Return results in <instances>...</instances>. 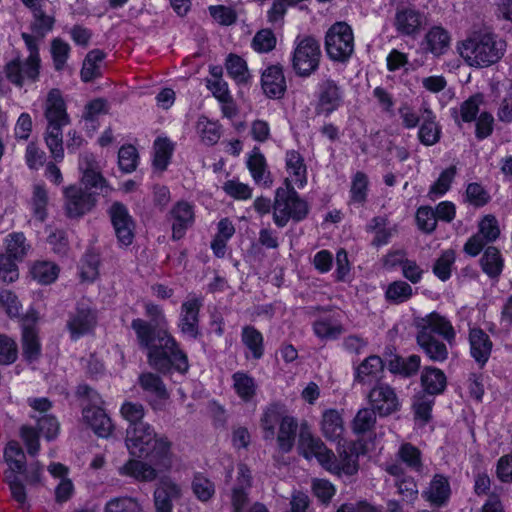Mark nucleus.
Returning <instances> with one entry per match:
<instances>
[{"label":"nucleus","mask_w":512,"mask_h":512,"mask_svg":"<svg viewBox=\"0 0 512 512\" xmlns=\"http://www.w3.org/2000/svg\"><path fill=\"white\" fill-rule=\"evenodd\" d=\"M320 430L327 440L337 442V455L309 431L300 433L298 445L300 453L307 460L315 458L326 471L339 477L357 474L359 456L365 454L367 448L361 440L347 441L341 438L345 431L341 412L336 409L323 411Z\"/></svg>","instance_id":"f257e3e1"},{"label":"nucleus","mask_w":512,"mask_h":512,"mask_svg":"<svg viewBox=\"0 0 512 512\" xmlns=\"http://www.w3.org/2000/svg\"><path fill=\"white\" fill-rule=\"evenodd\" d=\"M125 444L133 459L120 468L122 475L141 481H152L158 470L170 465L171 443L166 437L157 435L148 423L129 426Z\"/></svg>","instance_id":"f03ea898"},{"label":"nucleus","mask_w":512,"mask_h":512,"mask_svg":"<svg viewBox=\"0 0 512 512\" xmlns=\"http://www.w3.org/2000/svg\"><path fill=\"white\" fill-rule=\"evenodd\" d=\"M79 170L82 174L81 184L85 187V191L75 185L63 189L65 211L70 218L82 217L93 209L96 198L93 192H89L90 190H95V192L103 195H108L112 191V188L101 175L99 166L92 154L84 153L81 155Z\"/></svg>","instance_id":"7ed1b4c3"},{"label":"nucleus","mask_w":512,"mask_h":512,"mask_svg":"<svg viewBox=\"0 0 512 512\" xmlns=\"http://www.w3.org/2000/svg\"><path fill=\"white\" fill-rule=\"evenodd\" d=\"M132 328L140 344L148 350V359L152 367L162 372L171 368L180 373L187 372V357L178 349L170 334L161 330L156 336L153 335L150 325L142 319H135Z\"/></svg>","instance_id":"20e7f679"},{"label":"nucleus","mask_w":512,"mask_h":512,"mask_svg":"<svg viewBox=\"0 0 512 512\" xmlns=\"http://www.w3.org/2000/svg\"><path fill=\"white\" fill-rule=\"evenodd\" d=\"M416 341L419 347L434 362H444L449 355L447 345L439 340L442 337L449 345L455 341V330L451 322L444 316L432 312L414 321Z\"/></svg>","instance_id":"39448f33"},{"label":"nucleus","mask_w":512,"mask_h":512,"mask_svg":"<svg viewBox=\"0 0 512 512\" xmlns=\"http://www.w3.org/2000/svg\"><path fill=\"white\" fill-rule=\"evenodd\" d=\"M456 50L463 61L470 67H488L503 55L493 36L489 33L474 32L456 45Z\"/></svg>","instance_id":"423d86ee"},{"label":"nucleus","mask_w":512,"mask_h":512,"mask_svg":"<svg viewBox=\"0 0 512 512\" xmlns=\"http://www.w3.org/2000/svg\"><path fill=\"white\" fill-rule=\"evenodd\" d=\"M23 39L29 55L25 59H13L5 66L7 79L18 87L36 82L40 74L41 61L38 53V42L33 36L25 33Z\"/></svg>","instance_id":"0eeeda50"},{"label":"nucleus","mask_w":512,"mask_h":512,"mask_svg":"<svg viewBox=\"0 0 512 512\" xmlns=\"http://www.w3.org/2000/svg\"><path fill=\"white\" fill-rule=\"evenodd\" d=\"M307 214V202L299 197L293 187L277 189L273 207V218L277 226H285L290 219L300 221Z\"/></svg>","instance_id":"6e6552de"},{"label":"nucleus","mask_w":512,"mask_h":512,"mask_svg":"<svg viewBox=\"0 0 512 512\" xmlns=\"http://www.w3.org/2000/svg\"><path fill=\"white\" fill-rule=\"evenodd\" d=\"M320 56V46L315 38L298 36L294 40L291 62L297 75H311L319 66Z\"/></svg>","instance_id":"1a4fd4ad"},{"label":"nucleus","mask_w":512,"mask_h":512,"mask_svg":"<svg viewBox=\"0 0 512 512\" xmlns=\"http://www.w3.org/2000/svg\"><path fill=\"white\" fill-rule=\"evenodd\" d=\"M325 48L328 56L335 61L347 60L354 51V35L346 22H336L327 31Z\"/></svg>","instance_id":"9d476101"},{"label":"nucleus","mask_w":512,"mask_h":512,"mask_svg":"<svg viewBox=\"0 0 512 512\" xmlns=\"http://www.w3.org/2000/svg\"><path fill=\"white\" fill-rule=\"evenodd\" d=\"M237 474V484L231 495L233 512H268L266 507L260 503H255L248 510H245L248 502L246 490L251 485V473L244 464H239Z\"/></svg>","instance_id":"9b49d317"},{"label":"nucleus","mask_w":512,"mask_h":512,"mask_svg":"<svg viewBox=\"0 0 512 512\" xmlns=\"http://www.w3.org/2000/svg\"><path fill=\"white\" fill-rule=\"evenodd\" d=\"M139 384L148 394V402L154 411H162L167 407L170 394L157 375L143 373L139 376Z\"/></svg>","instance_id":"f8f14e48"},{"label":"nucleus","mask_w":512,"mask_h":512,"mask_svg":"<svg viewBox=\"0 0 512 512\" xmlns=\"http://www.w3.org/2000/svg\"><path fill=\"white\" fill-rule=\"evenodd\" d=\"M110 217L119 243L130 245L134 239V222L127 208L121 203H114L110 208Z\"/></svg>","instance_id":"ddd939ff"},{"label":"nucleus","mask_w":512,"mask_h":512,"mask_svg":"<svg viewBox=\"0 0 512 512\" xmlns=\"http://www.w3.org/2000/svg\"><path fill=\"white\" fill-rule=\"evenodd\" d=\"M369 401L373 410L381 416L390 415L400 407L396 393L388 385L374 387L369 394Z\"/></svg>","instance_id":"4468645a"},{"label":"nucleus","mask_w":512,"mask_h":512,"mask_svg":"<svg viewBox=\"0 0 512 512\" xmlns=\"http://www.w3.org/2000/svg\"><path fill=\"white\" fill-rule=\"evenodd\" d=\"M97 323L94 310L89 306L80 305L68 322V329L71 337L77 339L91 332Z\"/></svg>","instance_id":"2eb2a0df"},{"label":"nucleus","mask_w":512,"mask_h":512,"mask_svg":"<svg viewBox=\"0 0 512 512\" xmlns=\"http://www.w3.org/2000/svg\"><path fill=\"white\" fill-rule=\"evenodd\" d=\"M45 117L48 125L66 126L70 122L64 99L57 89H52L47 95Z\"/></svg>","instance_id":"dca6fc26"},{"label":"nucleus","mask_w":512,"mask_h":512,"mask_svg":"<svg viewBox=\"0 0 512 512\" xmlns=\"http://www.w3.org/2000/svg\"><path fill=\"white\" fill-rule=\"evenodd\" d=\"M286 188L302 189L307 184V169L303 158L296 151L286 153Z\"/></svg>","instance_id":"f3484780"},{"label":"nucleus","mask_w":512,"mask_h":512,"mask_svg":"<svg viewBox=\"0 0 512 512\" xmlns=\"http://www.w3.org/2000/svg\"><path fill=\"white\" fill-rule=\"evenodd\" d=\"M182 495L181 487L171 479H162L154 492L156 512H172V501Z\"/></svg>","instance_id":"a211bd4d"},{"label":"nucleus","mask_w":512,"mask_h":512,"mask_svg":"<svg viewBox=\"0 0 512 512\" xmlns=\"http://www.w3.org/2000/svg\"><path fill=\"white\" fill-rule=\"evenodd\" d=\"M342 103L340 88L330 80L324 81L319 88L317 111L326 116L337 110Z\"/></svg>","instance_id":"6ab92c4d"},{"label":"nucleus","mask_w":512,"mask_h":512,"mask_svg":"<svg viewBox=\"0 0 512 512\" xmlns=\"http://www.w3.org/2000/svg\"><path fill=\"white\" fill-rule=\"evenodd\" d=\"M470 354L480 367H483L492 351V342L487 333L479 328L469 331Z\"/></svg>","instance_id":"aec40b11"},{"label":"nucleus","mask_w":512,"mask_h":512,"mask_svg":"<svg viewBox=\"0 0 512 512\" xmlns=\"http://www.w3.org/2000/svg\"><path fill=\"white\" fill-rule=\"evenodd\" d=\"M262 89L270 98H280L286 90V81L283 70L278 65L267 67L261 77Z\"/></svg>","instance_id":"412c9836"},{"label":"nucleus","mask_w":512,"mask_h":512,"mask_svg":"<svg viewBox=\"0 0 512 512\" xmlns=\"http://www.w3.org/2000/svg\"><path fill=\"white\" fill-rule=\"evenodd\" d=\"M313 330L318 338L325 341L335 340L344 332L341 318L336 313H328L321 316L314 322Z\"/></svg>","instance_id":"4be33fe9"},{"label":"nucleus","mask_w":512,"mask_h":512,"mask_svg":"<svg viewBox=\"0 0 512 512\" xmlns=\"http://www.w3.org/2000/svg\"><path fill=\"white\" fill-rule=\"evenodd\" d=\"M171 219L173 238H182L185 234L186 229L193 224V206L185 201L178 202L171 211Z\"/></svg>","instance_id":"5701e85b"},{"label":"nucleus","mask_w":512,"mask_h":512,"mask_svg":"<svg viewBox=\"0 0 512 512\" xmlns=\"http://www.w3.org/2000/svg\"><path fill=\"white\" fill-rule=\"evenodd\" d=\"M424 498L433 506L441 507L447 504L451 496V487L447 477L436 474L423 492Z\"/></svg>","instance_id":"b1692460"},{"label":"nucleus","mask_w":512,"mask_h":512,"mask_svg":"<svg viewBox=\"0 0 512 512\" xmlns=\"http://www.w3.org/2000/svg\"><path fill=\"white\" fill-rule=\"evenodd\" d=\"M82 418L91 429L100 437H108L111 434L113 425L105 411L99 407H85Z\"/></svg>","instance_id":"393cba45"},{"label":"nucleus","mask_w":512,"mask_h":512,"mask_svg":"<svg viewBox=\"0 0 512 512\" xmlns=\"http://www.w3.org/2000/svg\"><path fill=\"white\" fill-rule=\"evenodd\" d=\"M200 302L197 298L186 300L182 304L179 327L188 337L195 338L198 334V312Z\"/></svg>","instance_id":"a878e982"},{"label":"nucleus","mask_w":512,"mask_h":512,"mask_svg":"<svg viewBox=\"0 0 512 512\" xmlns=\"http://www.w3.org/2000/svg\"><path fill=\"white\" fill-rule=\"evenodd\" d=\"M451 41L450 34L441 26L431 27L426 33L422 47L435 56L444 54L449 48Z\"/></svg>","instance_id":"bb28decb"},{"label":"nucleus","mask_w":512,"mask_h":512,"mask_svg":"<svg viewBox=\"0 0 512 512\" xmlns=\"http://www.w3.org/2000/svg\"><path fill=\"white\" fill-rule=\"evenodd\" d=\"M384 372V363L377 355H371L364 359L356 368L355 379L363 384H371L378 381Z\"/></svg>","instance_id":"cd10ccee"},{"label":"nucleus","mask_w":512,"mask_h":512,"mask_svg":"<svg viewBox=\"0 0 512 512\" xmlns=\"http://www.w3.org/2000/svg\"><path fill=\"white\" fill-rule=\"evenodd\" d=\"M232 389L242 402L251 403L256 397L258 385L251 375L238 371L232 375Z\"/></svg>","instance_id":"c85d7f7f"},{"label":"nucleus","mask_w":512,"mask_h":512,"mask_svg":"<svg viewBox=\"0 0 512 512\" xmlns=\"http://www.w3.org/2000/svg\"><path fill=\"white\" fill-rule=\"evenodd\" d=\"M369 178L368 176L358 171L351 177L348 205L360 207L365 204L369 194Z\"/></svg>","instance_id":"c756f323"},{"label":"nucleus","mask_w":512,"mask_h":512,"mask_svg":"<svg viewBox=\"0 0 512 512\" xmlns=\"http://www.w3.org/2000/svg\"><path fill=\"white\" fill-rule=\"evenodd\" d=\"M5 256L15 262L22 261L29 253L31 246L22 232H13L4 240Z\"/></svg>","instance_id":"7c9ffc66"},{"label":"nucleus","mask_w":512,"mask_h":512,"mask_svg":"<svg viewBox=\"0 0 512 512\" xmlns=\"http://www.w3.org/2000/svg\"><path fill=\"white\" fill-rule=\"evenodd\" d=\"M385 264L388 266L401 265L403 276L413 284L420 282L424 273L423 269L415 261L403 259L401 252L389 254Z\"/></svg>","instance_id":"2f4dec72"},{"label":"nucleus","mask_w":512,"mask_h":512,"mask_svg":"<svg viewBox=\"0 0 512 512\" xmlns=\"http://www.w3.org/2000/svg\"><path fill=\"white\" fill-rule=\"evenodd\" d=\"M290 417L286 415L282 405L272 404L266 408L261 418V428L265 439H273L275 436L276 425L280 426L283 418Z\"/></svg>","instance_id":"473e14b6"},{"label":"nucleus","mask_w":512,"mask_h":512,"mask_svg":"<svg viewBox=\"0 0 512 512\" xmlns=\"http://www.w3.org/2000/svg\"><path fill=\"white\" fill-rule=\"evenodd\" d=\"M444 372L436 367H425L421 375V383L424 390L430 395L443 392L446 387Z\"/></svg>","instance_id":"72a5a7b5"},{"label":"nucleus","mask_w":512,"mask_h":512,"mask_svg":"<svg viewBox=\"0 0 512 512\" xmlns=\"http://www.w3.org/2000/svg\"><path fill=\"white\" fill-rule=\"evenodd\" d=\"M421 26V16L412 9H403L397 12L395 18V27L397 31L404 35L415 34Z\"/></svg>","instance_id":"f704fd0d"},{"label":"nucleus","mask_w":512,"mask_h":512,"mask_svg":"<svg viewBox=\"0 0 512 512\" xmlns=\"http://www.w3.org/2000/svg\"><path fill=\"white\" fill-rule=\"evenodd\" d=\"M22 348L25 359L33 362L41 355V343L34 327L24 326L22 332Z\"/></svg>","instance_id":"c9c22d12"},{"label":"nucleus","mask_w":512,"mask_h":512,"mask_svg":"<svg viewBox=\"0 0 512 512\" xmlns=\"http://www.w3.org/2000/svg\"><path fill=\"white\" fill-rule=\"evenodd\" d=\"M105 54L98 49L91 50L84 59L81 69V79L84 82L92 81L101 75Z\"/></svg>","instance_id":"e433bc0d"},{"label":"nucleus","mask_w":512,"mask_h":512,"mask_svg":"<svg viewBox=\"0 0 512 512\" xmlns=\"http://www.w3.org/2000/svg\"><path fill=\"white\" fill-rule=\"evenodd\" d=\"M48 195L41 184L33 187V193L29 202V208L35 221L43 222L47 217Z\"/></svg>","instance_id":"4c0bfd02"},{"label":"nucleus","mask_w":512,"mask_h":512,"mask_svg":"<svg viewBox=\"0 0 512 512\" xmlns=\"http://www.w3.org/2000/svg\"><path fill=\"white\" fill-rule=\"evenodd\" d=\"M242 342L248 350L247 357L259 359L264 352L263 336L252 326H245L242 329Z\"/></svg>","instance_id":"58836bf2"},{"label":"nucleus","mask_w":512,"mask_h":512,"mask_svg":"<svg viewBox=\"0 0 512 512\" xmlns=\"http://www.w3.org/2000/svg\"><path fill=\"white\" fill-rule=\"evenodd\" d=\"M228 75L237 84H247L251 78L246 61L235 54L228 55L225 63Z\"/></svg>","instance_id":"ea45409f"},{"label":"nucleus","mask_w":512,"mask_h":512,"mask_svg":"<svg viewBox=\"0 0 512 512\" xmlns=\"http://www.w3.org/2000/svg\"><path fill=\"white\" fill-rule=\"evenodd\" d=\"M296 429L297 421L294 417L290 416L283 418L277 435V444L281 451L289 452L293 448Z\"/></svg>","instance_id":"a19ab883"},{"label":"nucleus","mask_w":512,"mask_h":512,"mask_svg":"<svg viewBox=\"0 0 512 512\" xmlns=\"http://www.w3.org/2000/svg\"><path fill=\"white\" fill-rule=\"evenodd\" d=\"M196 132L204 144L214 145L221 137V126L217 121L201 116L196 124Z\"/></svg>","instance_id":"79ce46f5"},{"label":"nucleus","mask_w":512,"mask_h":512,"mask_svg":"<svg viewBox=\"0 0 512 512\" xmlns=\"http://www.w3.org/2000/svg\"><path fill=\"white\" fill-rule=\"evenodd\" d=\"M59 267L50 261H37L31 267V275L38 283H53L59 275Z\"/></svg>","instance_id":"37998d69"},{"label":"nucleus","mask_w":512,"mask_h":512,"mask_svg":"<svg viewBox=\"0 0 512 512\" xmlns=\"http://www.w3.org/2000/svg\"><path fill=\"white\" fill-rule=\"evenodd\" d=\"M247 167L250 174L256 183L267 184L269 182V172L266 167V160L260 153L259 149L255 148L247 159Z\"/></svg>","instance_id":"c03bdc74"},{"label":"nucleus","mask_w":512,"mask_h":512,"mask_svg":"<svg viewBox=\"0 0 512 512\" xmlns=\"http://www.w3.org/2000/svg\"><path fill=\"white\" fill-rule=\"evenodd\" d=\"M425 113L426 116L424 118V122L420 126L418 136L421 143L426 146H431L439 141L441 130L435 121V116L432 112L430 110H425Z\"/></svg>","instance_id":"a18cd8bd"},{"label":"nucleus","mask_w":512,"mask_h":512,"mask_svg":"<svg viewBox=\"0 0 512 512\" xmlns=\"http://www.w3.org/2000/svg\"><path fill=\"white\" fill-rule=\"evenodd\" d=\"M4 459L8 465L9 471L6 473L19 474L22 472L25 464V455L18 442L11 441L4 450Z\"/></svg>","instance_id":"49530a36"},{"label":"nucleus","mask_w":512,"mask_h":512,"mask_svg":"<svg viewBox=\"0 0 512 512\" xmlns=\"http://www.w3.org/2000/svg\"><path fill=\"white\" fill-rule=\"evenodd\" d=\"M413 295L411 285L402 280L391 282L385 289V298L388 302L400 304L408 301Z\"/></svg>","instance_id":"de8ad7c7"},{"label":"nucleus","mask_w":512,"mask_h":512,"mask_svg":"<svg viewBox=\"0 0 512 512\" xmlns=\"http://www.w3.org/2000/svg\"><path fill=\"white\" fill-rule=\"evenodd\" d=\"M62 127L59 125H48L45 136L46 145L52 157L57 161H62L64 158Z\"/></svg>","instance_id":"09e8293b"},{"label":"nucleus","mask_w":512,"mask_h":512,"mask_svg":"<svg viewBox=\"0 0 512 512\" xmlns=\"http://www.w3.org/2000/svg\"><path fill=\"white\" fill-rule=\"evenodd\" d=\"M434 400L427 395L415 397L413 402V411L415 424L418 428L426 425L431 419V411Z\"/></svg>","instance_id":"8fccbe9b"},{"label":"nucleus","mask_w":512,"mask_h":512,"mask_svg":"<svg viewBox=\"0 0 512 512\" xmlns=\"http://www.w3.org/2000/svg\"><path fill=\"white\" fill-rule=\"evenodd\" d=\"M104 512H143L141 503L132 497L122 496L110 499Z\"/></svg>","instance_id":"3c124183"},{"label":"nucleus","mask_w":512,"mask_h":512,"mask_svg":"<svg viewBox=\"0 0 512 512\" xmlns=\"http://www.w3.org/2000/svg\"><path fill=\"white\" fill-rule=\"evenodd\" d=\"M277 40L271 29L259 30L251 41V48L257 53H268L276 46Z\"/></svg>","instance_id":"603ef678"},{"label":"nucleus","mask_w":512,"mask_h":512,"mask_svg":"<svg viewBox=\"0 0 512 512\" xmlns=\"http://www.w3.org/2000/svg\"><path fill=\"white\" fill-rule=\"evenodd\" d=\"M481 266L483 271L491 277L500 274L503 267V260L499 251L494 247H488L481 259Z\"/></svg>","instance_id":"864d4df0"},{"label":"nucleus","mask_w":512,"mask_h":512,"mask_svg":"<svg viewBox=\"0 0 512 512\" xmlns=\"http://www.w3.org/2000/svg\"><path fill=\"white\" fill-rule=\"evenodd\" d=\"M455 175L456 168L454 166L445 169L436 182L430 187L428 197L431 200H435L443 196L449 190Z\"/></svg>","instance_id":"5fc2aeb1"},{"label":"nucleus","mask_w":512,"mask_h":512,"mask_svg":"<svg viewBox=\"0 0 512 512\" xmlns=\"http://www.w3.org/2000/svg\"><path fill=\"white\" fill-rule=\"evenodd\" d=\"M192 491L198 500L207 502L215 493L213 482L201 473L195 474L192 481Z\"/></svg>","instance_id":"6e6d98bb"},{"label":"nucleus","mask_w":512,"mask_h":512,"mask_svg":"<svg viewBox=\"0 0 512 512\" xmlns=\"http://www.w3.org/2000/svg\"><path fill=\"white\" fill-rule=\"evenodd\" d=\"M154 150V166L159 170L166 169L173 151L172 143L166 138H157Z\"/></svg>","instance_id":"4d7b16f0"},{"label":"nucleus","mask_w":512,"mask_h":512,"mask_svg":"<svg viewBox=\"0 0 512 512\" xmlns=\"http://www.w3.org/2000/svg\"><path fill=\"white\" fill-rule=\"evenodd\" d=\"M375 411L368 408L360 409L352 421V430L356 435L364 434L375 425Z\"/></svg>","instance_id":"13d9d810"},{"label":"nucleus","mask_w":512,"mask_h":512,"mask_svg":"<svg viewBox=\"0 0 512 512\" xmlns=\"http://www.w3.org/2000/svg\"><path fill=\"white\" fill-rule=\"evenodd\" d=\"M399 458L410 468L419 472L422 469L421 452L410 443L402 444L399 452Z\"/></svg>","instance_id":"bf43d9fd"},{"label":"nucleus","mask_w":512,"mask_h":512,"mask_svg":"<svg viewBox=\"0 0 512 512\" xmlns=\"http://www.w3.org/2000/svg\"><path fill=\"white\" fill-rule=\"evenodd\" d=\"M120 413L129 422V426H138L140 423H144L142 419L145 415V409L140 403L126 401L122 404Z\"/></svg>","instance_id":"052dcab7"},{"label":"nucleus","mask_w":512,"mask_h":512,"mask_svg":"<svg viewBox=\"0 0 512 512\" xmlns=\"http://www.w3.org/2000/svg\"><path fill=\"white\" fill-rule=\"evenodd\" d=\"M311 489L314 496L324 504L329 503L336 494V487L326 479H313Z\"/></svg>","instance_id":"680f3d73"},{"label":"nucleus","mask_w":512,"mask_h":512,"mask_svg":"<svg viewBox=\"0 0 512 512\" xmlns=\"http://www.w3.org/2000/svg\"><path fill=\"white\" fill-rule=\"evenodd\" d=\"M138 154L132 145L123 146L118 153V164L125 173L133 172L137 167Z\"/></svg>","instance_id":"e2e57ef3"},{"label":"nucleus","mask_w":512,"mask_h":512,"mask_svg":"<svg viewBox=\"0 0 512 512\" xmlns=\"http://www.w3.org/2000/svg\"><path fill=\"white\" fill-rule=\"evenodd\" d=\"M484 98L481 94L471 96L460 106V116L464 122H472L476 119L480 106L483 104Z\"/></svg>","instance_id":"0e129e2a"},{"label":"nucleus","mask_w":512,"mask_h":512,"mask_svg":"<svg viewBox=\"0 0 512 512\" xmlns=\"http://www.w3.org/2000/svg\"><path fill=\"white\" fill-rule=\"evenodd\" d=\"M454 261L455 254L453 251L448 250L443 252L434 265V274L442 281L447 280L451 276V268Z\"/></svg>","instance_id":"69168bd1"},{"label":"nucleus","mask_w":512,"mask_h":512,"mask_svg":"<svg viewBox=\"0 0 512 512\" xmlns=\"http://www.w3.org/2000/svg\"><path fill=\"white\" fill-rule=\"evenodd\" d=\"M418 228L425 233H431L436 228L437 218L435 211L428 206L420 207L416 213Z\"/></svg>","instance_id":"338daca9"},{"label":"nucleus","mask_w":512,"mask_h":512,"mask_svg":"<svg viewBox=\"0 0 512 512\" xmlns=\"http://www.w3.org/2000/svg\"><path fill=\"white\" fill-rule=\"evenodd\" d=\"M368 229L375 232L373 241L377 246L386 244L393 232L392 228H386V220L382 217L372 219Z\"/></svg>","instance_id":"774afa93"}]
</instances>
